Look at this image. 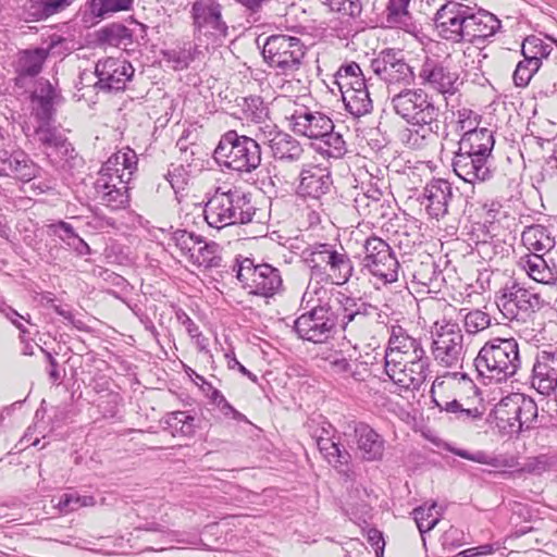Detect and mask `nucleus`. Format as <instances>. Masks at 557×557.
<instances>
[{
    "label": "nucleus",
    "instance_id": "obj_63",
    "mask_svg": "<svg viewBox=\"0 0 557 557\" xmlns=\"http://www.w3.org/2000/svg\"><path fill=\"white\" fill-rule=\"evenodd\" d=\"M67 247L75 251L77 256H87L91 252L89 245L79 235L72 238Z\"/></svg>",
    "mask_w": 557,
    "mask_h": 557
},
{
    "label": "nucleus",
    "instance_id": "obj_3",
    "mask_svg": "<svg viewBox=\"0 0 557 557\" xmlns=\"http://www.w3.org/2000/svg\"><path fill=\"white\" fill-rule=\"evenodd\" d=\"M518 342L496 337L486 342L474 359L478 374L488 382H505L513 376L520 368Z\"/></svg>",
    "mask_w": 557,
    "mask_h": 557
},
{
    "label": "nucleus",
    "instance_id": "obj_28",
    "mask_svg": "<svg viewBox=\"0 0 557 557\" xmlns=\"http://www.w3.org/2000/svg\"><path fill=\"white\" fill-rule=\"evenodd\" d=\"M352 429L362 459L367 461L381 460L385 449L383 437L363 422H352Z\"/></svg>",
    "mask_w": 557,
    "mask_h": 557
},
{
    "label": "nucleus",
    "instance_id": "obj_4",
    "mask_svg": "<svg viewBox=\"0 0 557 557\" xmlns=\"http://www.w3.org/2000/svg\"><path fill=\"white\" fill-rule=\"evenodd\" d=\"M302 258L312 276L344 285L354 274V263L343 246L315 243L302 251Z\"/></svg>",
    "mask_w": 557,
    "mask_h": 557
},
{
    "label": "nucleus",
    "instance_id": "obj_45",
    "mask_svg": "<svg viewBox=\"0 0 557 557\" xmlns=\"http://www.w3.org/2000/svg\"><path fill=\"white\" fill-rule=\"evenodd\" d=\"M334 436L321 437L317 442V446L323 457L330 465L335 468L347 466L350 460V455L347 450L341 449L338 443L334 442Z\"/></svg>",
    "mask_w": 557,
    "mask_h": 557
},
{
    "label": "nucleus",
    "instance_id": "obj_13",
    "mask_svg": "<svg viewBox=\"0 0 557 557\" xmlns=\"http://www.w3.org/2000/svg\"><path fill=\"white\" fill-rule=\"evenodd\" d=\"M496 305L507 320H524L530 313L540 310L542 299L516 282L506 284L496 296Z\"/></svg>",
    "mask_w": 557,
    "mask_h": 557
},
{
    "label": "nucleus",
    "instance_id": "obj_6",
    "mask_svg": "<svg viewBox=\"0 0 557 557\" xmlns=\"http://www.w3.org/2000/svg\"><path fill=\"white\" fill-rule=\"evenodd\" d=\"M363 253L360 271L375 289L398 281L400 264L385 240L377 236L368 237L363 243Z\"/></svg>",
    "mask_w": 557,
    "mask_h": 557
},
{
    "label": "nucleus",
    "instance_id": "obj_55",
    "mask_svg": "<svg viewBox=\"0 0 557 557\" xmlns=\"http://www.w3.org/2000/svg\"><path fill=\"white\" fill-rule=\"evenodd\" d=\"M410 0H389L386 9L387 22L393 25H407L409 21L408 4Z\"/></svg>",
    "mask_w": 557,
    "mask_h": 557
},
{
    "label": "nucleus",
    "instance_id": "obj_50",
    "mask_svg": "<svg viewBox=\"0 0 557 557\" xmlns=\"http://www.w3.org/2000/svg\"><path fill=\"white\" fill-rule=\"evenodd\" d=\"M541 66L536 61L530 60L528 57H523V60L519 61L516 65L512 74V81L516 87H527L534 76L539 72Z\"/></svg>",
    "mask_w": 557,
    "mask_h": 557
},
{
    "label": "nucleus",
    "instance_id": "obj_44",
    "mask_svg": "<svg viewBox=\"0 0 557 557\" xmlns=\"http://www.w3.org/2000/svg\"><path fill=\"white\" fill-rule=\"evenodd\" d=\"M47 57L48 50L45 48H36L21 52L17 60L18 73L27 76L37 75L41 71Z\"/></svg>",
    "mask_w": 557,
    "mask_h": 557
},
{
    "label": "nucleus",
    "instance_id": "obj_5",
    "mask_svg": "<svg viewBox=\"0 0 557 557\" xmlns=\"http://www.w3.org/2000/svg\"><path fill=\"white\" fill-rule=\"evenodd\" d=\"M260 144L256 136L252 138L228 131L221 137L213 157L227 169L250 173L261 163Z\"/></svg>",
    "mask_w": 557,
    "mask_h": 557
},
{
    "label": "nucleus",
    "instance_id": "obj_10",
    "mask_svg": "<svg viewBox=\"0 0 557 557\" xmlns=\"http://www.w3.org/2000/svg\"><path fill=\"white\" fill-rule=\"evenodd\" d=\"M223 7L218 0H196L190 8L194 36L198 40L221 41L228 35V26L222 15Z\"/></svg>",
    "mask_w": 557,
    "mask_h": 557
},
{
    "label": "nucleus",
    "instance_id": "obj_46",
    "mask_svg": "<svg viewBox=\"0 0 557 557\" xmlns=\"http://www.w3.org/2000/svg\"><path fill=\"white\" fill-rule=\"evenodd\" d=\"M95 505L96 498L92 495H81L76 491H71L60 496L55 507L61 513H70Z\"/></svg>",
    "mask_w": 557,
    "mask_h": 557
},
{
    "label": "nucleus",
    "instance_id": "obj_30",
    "mask_svg": "<svg viewBox=\"0 0 557 557\" xmlns=\"http://www.w3.org/2000/svg\"><path fill=\"white\" fill-rule=\"evenodd\" d=\"M445 381L442 377H436L431 387V397L434 405L440 411L451 413L454 418L462 423H471L482 418L483 412L479 408H465L463 405L457 400L441 399L437 397V391L443 387Z\"/></svg>",
    "mask_w": 557,
    "mask_h": 557
},
{
    "label": "nucleus",
    "instance_id": "obj_52",
    "mask_svg": "<svg viewBox=\"0 0 557 557\" xmlns=\"http://www.w3.org/2000/svg\"><path fill=\"white\" fill-rule=\"evenodd\" d=\"M455 124L457 132L468 134L479 127L481 115L469 108H460L455 113Z\"/></svg>",
    "mask_w": 557,
    "mask_h": 557
},
{
    "label": "nucleus",
    "instance_id": "obj_51",
    "mask_svg": "<svg viewBox=\"0 0 557 557\" xmlns=\"http://www.w3.org/2000/svg\"><path fill=\"white\" fill-rule=\"evenodd\" d=\"M196 48L191 45L170 49L163 52L164 60L172 63L174 70H184L194 60V51Z\"/></svg>",
    "mask_w": 557,
    "mask_h": 557
},
{
    "label": "nucleus",
    "instance_id": "obj_47",
    "mask_svg": "<svg viewBox=\"0 0 557 557\" xmlns=\"http://www.w3.org/2000/svg\"><path fill=\"white\" fill-rule=\"evenodd\" d=\"M318 140H320V151L330 158L339 159L347 152L342 134L334 132V128L326 132V135L321 136Z\"/></svg>",
    "mask_w": 557,
    "mask_h": 557
},
{
    "label": "nucleus",
    "instance_id": "obj_33",
    "mask_svg": "<svg viewBox=\"0 0 557 557\" xmlns=\"http://www.w3.org/2000/svg\"><path fill=\"white\" fill-rule=\"evenodd\" d=\"M57 90L47 79H39L32 94L33 114L39 122H49L53 115Z\"/></svg>",
    "mask_w": 557,
    "mask_h": 557
},
{
    "label": "nucleus",
    "instance_id": "obj_35",
    "mask_svg": "<svg viewBox=\"0 0 557 557\" xmlns=\"http://www.w3.org/2000/svg\"><path fill=\"white\" fill-rule=\"evenodd\" d=\"M520 394H511L503 398L495 407L497 425L507 434H519L521 422L518 420V404Z\"/></svg>",
    "mask_w": 557,
    "mask_h": 557
},
{
    "label": "nucleus",
    "instance_id": "obj_2",
    "mask_svg": "<svg viewBox=\"0 0 557 557\" xmlns=\"http://www.w3.org/2000/svg\"><path fill=\"white\" fill-rule=\"evenodd\" d=\"M255 214L256 207L250 196L236 187H216L203 209L206 222L216 230L250 223Z\"/></svg>",
    "mask_w": 557,
    "mask_h": 557
},
{
    "label": "nucleus",
    "instance_id": "obj_54",
    "mask_svg": "<svg viewBox=\"0 0 557 557\" xmlns=\"http://www.w3.org/2000/svg\"><path fill=\"white\" fill-rule=\"evenodd\" d=\"M490 324V315L481 310H471L463 315V327L469 335L484 331Z\"/></svg>",
    "mask_w": 557,
    "mask_h": 557
},
{
    "label": "nucleus",
    "instance_id": "obj_42",
    "mask_svg": "<svg viewBox=\"0 0 557 557\" xmlns=\"http://www.w3.org/2000/svg\"><path fill=\"white\" fill-rule=\"evenodd\" d=\"M165 428L173 436H193L196 432V418L188 411H173L163 418Z\"/></svg>",
    "mask_w": 557,
    "mask_h": 557
},
{
    "label": "nucleus",
    "instance_id": "obj_17",
    "mask_svg": "<svg viewBox=\"0 0 557 557\" xmlns=\"http://www.w3.org/2000/svg\"><path fill=\"white\" fill-rule=\"evenodd\" d=\"M451 166L458 177L472 185L487 182L494 174L488 154L456 150Z\"/></svg>",
    "mask_w": 557,
    "mask_h": 557
},
{
    "label": "nucleus",
    "instance_id": "obj_43",
    "mask_svg": "<svg viewBox=\"0 0 557 557\" xmlns=\"http://www.w3.org/2000/svg\"><path fill=\"white\" fill-rule=\"evenodd\" d=\"M411 515L416 521L421 537L424 540V534L434 529L440 522L442 518V508L433 502L414 508Z\"/></svg>",
    "mask_w": 557,
    "mask_h": 557
},
{
    "label": "nucleus",
    "instance_id": "obj_64",
    "mask_svg": "<svg viewBox=\"0 0 557 557\" xmlns=\"http://www.w3.org/2000/svg\"><path fill=\"white\" fill-rule=\"evenodd\" d=\"M368 540L371 543V545L373 546L376 554L379 553V550H381V553H383L384 540H383L382 533L379 530L371 529L368 532Z\"/></svg>",
    "mask_w": 557,
    "mask_h": 557
},
{
    "label": "nucleus",
    "instance_id": "obj_24",
    "mask_svg": "<svg viewBox=\"0 0 557 557\" xmlns=\"http://www.w3.org/2000/svg\"><path fill=\"white\" fill-rule=\"evenodd\" d=\"M453 197V189L446 180H432L423 188L420 198L426 213L436 220L448 212V205Z\"/></svg>",
    "mask_w": 557,
    "mask_h": 557
},
{
    "label": "nucleus",
    "instance_id": "obj_23",
    "mask_svg": "<svg viewBox=\"0 0 557 557\" xmlns=\"http://www.w3.org/2000/svg\"><path fill=\"white\" fill-rule=\"evenodd\" d=\"M462 42L484 46L500 29V21L491 12L469 7Z\"/></svg>",
    "mask_w": 557,
    "mask_h": 557
},
{
    "label": "nucleus",
    "instance_id": "obj_1",
    "mask_svg": "<svg viewBox=\"0 0 557 557\" xmlns=\"http://www.w3.org/2000/svg\"><path fill=\"white\" fill-rule=\"evenodd\" d=\"M301 304L307 311L296 319L294 329L300 338L312 343H324L331 338L337 325L348 334L356 333L376 311L370 304L358 302L342 293L334 294L320 282L312 281L302 295Z\"/></svg>",
    "mask_w": 557,
    "mask_h": 557
},
{
    "label": "nucleus",
    "instance_id": "obj_32",
    "mask_svg": "<svg viewBox=\"0 0 557 557\" xmlns=\"http://www.w3.org/2000/svg\"><path fill=\"white\" fill-rule=\"evenodd\" d=\"M36 139L45 147V152L52 161L58 162L67 156L71 144L57 132L55 128L48 126V122H40V125L35 131Z\"/></svg>",
    "mask_w": 557,
    "mask_h": 557
},
{
    "label": "nucleus",
    "instance_id": "obj_57",
    "mask_svg": "<svg viewBox=\"0 0 557 557\" xmlns=\"http://www.w3.org/2000/svg\"><path fill=\"white\" fill-rule=\"evenodd\" d=\"M307 429L311 437L320 441L321 437L334 436L335 429L322 416L310 418L307 422Z\"/></svg>",
    "mask_w": 557,
    "mask_h": 557
},
{
    "label": "nucleus",
    "instance_id": "obj_36",
    "mask_svg": "<svg viewBox=\"0 0 557 557\" xmlns=\"http://www.w3.org/2000/svg\"><path fill=\"white\" fill-rule=\"evenodd\" d=\"M554 45L555 41L549 37L542 38L537 35H530L521 44V54L536 61L542 67L544 61H548L550 58L557 60Z\"/></svg>",
    "mask_w": 557,
    "mask_h": 557
},
{
    "label": "nucleus",
    "instance_id": "obj_61",
    "mask_svg": "<svg viewBox=\"0 0 557 557\" xmlns=\"http://www.w3.org/2000/svg\"><path fill=\"white\" fill-rule=\"evenodd\" d=\"M168 181L175 191L183 189L184 185L187 184L184 169L182 166L173 168V170L168 173Z\"/></svg>",
    "mask_w": 557,
    "mask_h": 557
},
{
    "label": "nucleus",
    "instance_id": "obj_12",
    "mask_svg": "<svg viewBox=\"0 0 557 557\" xmlns=\"http://www.w3.org/2000/svg\"><path fill=\"white\" fill-rule=\"evenodd\" d=\"M394 111L408 123L438 119L440 109L432 97L421 88H405L391 98Z\"/></svg>",
    "mask_w": 557,
    "mask_h": 557
},
{
    "label": "nucleus",
    "instance_id": "obj_62",
    "mask_svg": "<svg viewBox=\"0 0 557 557\" xmlns=\"http://www.w3.org/2000/svg\"><path fill=\"white\" fill-rule=\"evenodd\" d=\"M177 321L185 326L189 336H199L198 325L183 310L176 311Z\"/></svg>",
    "mask_w": 557,
    "mask_h": 557
},
{
    "label": "nucleus",
    "instance_id": "obj_48",
    "mask_svg": "<svg viewBox=\"0 0 557 557\" xmlns=\"http://www.w3.org/2000/svg\"><path fill=\"white\" fill-rule=\"evenodd\" d=\"M95 191L100 203L111 210L124 209L128 205L129 195L126 189L109 190L108 188H95Z\"/></svg>",
    "mask_w": 557,
    "mask_h": 557
},
{
    "label": "nucleus",
    "instance_id": "obj_39",
    "mask_svg": "<svg viewBox=\"0 0 557 557\" xmlns=\"http://www.w3.org/2000/svg\"><path fill=\"white\" fill-rule=\"evenodd\" d=\"M134 0H90L87 3V13L92 20H104L115 13L129 11Z\"/></svg>",
    "mask_w": 557,
    "mask_h": 557
},
{
    "label": "nucleus",
    "instance_id": "obj_40",
    "mask_svg": "<svg viewBox=\"0 0 557 557\" xmlns=\"http://www.w3.org/2000/svg\"><path fill=\"white\" fill-rule=\"evenodd\" d=\"M239 107L244 117L257 125L256 131L267 125L268 123H273L269 119V108L260 96H249L243 98Z\"/></svg>",
    "mask_w": 557,
    "mask_h": 557
},
{
    "label": "nucleus",
    "instance_id": "obj_26",
    "mask_svg": "<svg viewBox=\"0 0 557 557\" xmlns=\"http://www.w3.org/2000/svg\"><path fill=\"white\" fill-rule=\"evenodd\" d=\"M518 267L537 283L550 285L557 282V265L543 253L531 252L521 256Z\"/></svg>",
    "mask_w": 557,
    "mask_h": 557
},
{
    "label": "nucleus",
    "instance_id": "obj_59",
    "mask_svg": "<svg viewBox=\"0 0 557 557\" xmlns=\"http://www.w3.org/2000/svg\"><path fill=\"white\" fill-rule=\"evenodd\" d=\"M47 227H48V233L50 235L58 237L66 246H69L70 242H72V238H75L76 235H78L75 232L72 224H70L65 221H58V222L51 223Z\"/></svg>",
    "mask_w": 557,
    "mask_h": 557
},
{
    "label": "nucleus",
    "instance_id": "obj_14",
    "mask_svg": "<svg viewBox=\"0 0 557 557\" xmlns=\"http://www.w3.org/2000/svg\"><path fill=\"white\" fill-rule=\"evenodd\" d=\"M136 170V153L129 148L120 150L102 164L95 182V188H109V184L112 183L126 188Z\"/></svg>",
    "mask_w": 557,
    "mask_h": 557
},
{
    "label": "nucleus",
    "instance_id": "obj_27",
    "mask_svg": "<svg viewBox=\"0 0 557 557\" xmlns=\"http://www.w3.org/2000/svg\"><path fill=\"white\" fill-rule=\"evenodd\" d=\"M36 175V166L22 150L0 149V176H13L28 182Z\"/></svg>",
    "mask_w": 557,
    "mask_h": 557
},
{
    "label": "nucleus",
    "instance_id": "obj_31",
    "mask_svg": "<svg viewBox=\"0 0 557 557\" xmlns=\"http://www.w3.org/2000/svg\"><path fill=\"white\" fill-rule=\"evenodd\" d=\"M411 127H407L400 132V140L408 148L422 149L437 137L440 121L431 120L424 122H411Z\"/></svg>",
    "mask_w": 557,
    "mask_h": 557
},
{
    "label": "nucleus",
    "instance_id": "obj_34",
    "mask_svg": "<svg viewBox=\"0 0 557 557\" xmlns=\"http://www.w3.org/2000/svg\"><path fill=\"white\" fill-rule=\"evenodd\" d=\"M339 90L345 108L352 116L360 117L371 112L372 100L366 82L345 86Z\"/></svg>",
    "mask_w": 557,
    "mask_h": 557
},
{
    "label": "nucleus",
    "instance_id": "obj_49",
    "mask_svg": "<svg viewBox=\"0 0 557 557\" xmlns=\"http://www.w3.org/2000/svg\"><path fill=\"white\" fill-rule=\"evenodd\" d=\"M360 82H366L359 64L350 62L342 65L335 74V83L338 88L349 85H356Z\"/></svg>",
    "mask_w": 557,
    "mask_h": 557
},
{
    "label": "nucleus",
    "instance_id": "obj_60",
    "mask_svg": "<svg viewBox=\"0 0 557 557\" xmlns=\"http://www.w3.org/2000/svg\"><path fill=\"white\" fill-rule=\"evenodd\" d=\"M330 8L344 16L355 17L361 13L360 0H330Z\"/></svg>",
    "mask_w": 557,
    "mask_h": 557
},
{
    "label": "nucleus",
    "instance_id": "obj_18",
    "mask_svg": "<svg viewBox=\"0 0 557 557\" xmlns=\"http://www.w3.org/2000/svg\"><path fill=\"white\" fill-rule=\"evenodd\" d=\"M371 69L382 81L387 84L410 85L413 81V72L405 61L401 51L385 49L371 61Z\"/></svg>",
    "mask_w": 557,
    "mask_h": 557
},
{
    "label": "nucleus",
    "instance_id": "obj_20",
    "mask_svg": "<svg viewBox=\"0 0 557 557\" xmlns=\"http://www.w3.org/2000/svg\"><path fill=\"white\" fill-rule=\"evenodd\" d=\"M385 373L401 388L419 389L430 373V359L387 361Z\"/></svg>",
    "mask_w": 557,
    "mask_h": 557
},
{
    "label": "nucleus",
    "instance_id": "obj_56",
    "mask_svg": "<svg viewBox=\"0 0 557 557\" xmlns=\"http://www.w3.org/2000/svg\"><path fill=\"white\" fill-rule=\"evenodd\" d=\"M536 417L537 406L534 400L520 394L518 404V420L521 422V432L523 429H529Z\"/></svg>",
    "mask_w": 557,
    "mask_h": 557
},
{
    "label": "nucleus",
    "instance_id": "obj_58",
    "mask_svg": "<svg viewBox=\"0 0 557 557\" xmlns=\"http://www.w3.org/2000/svg\"><path fill=\"white\" fill-rule=\"evenodd\" d=\"M330 368L331 370L344 376H352L355 380H361L359 373L352 371V363L350 360L345 358L342 352H334L330 356Z\"/></svg>",
    "mask_w": 557,
    "mask_h": 557
},
{
    "label": "nucleus",
    "instance_id": "obj_21",
    "mask_svg": "<svg viewBox=\"0 0 557 557\" xmlns=\"http://www.w3.org/2000/svg\"><path fill=\"white\" fill-rule=\"evenodd\" d=\"M133 65L125 59L107 58L99 60L95 73L98 77L96 86L106 91L124 90L134 76Z\"/></svg>",
    "mask_w": 557,
    "mask_h": 557
},
{
    "label": "nucleus",
    "instance_id": "obj_7",
    "mask_svg": "<svg viewBox=\"0 0 557 557\" xmlns=\"http://www.w3.org/2000/svg\"><path fill=\"white\" fill-rule=\"evenodd\" d=\"M306 50V46L299 38L277 34L267 38L262 54L277 75L294 78L304 64Z\"/></svg>",
    "mask_w": 557,
    "mask_h": 557
},
{
    "label": "nucleus",
    "instance_id": "obj_53",
    "mask_svg": "<svg viewBox=\"0 0 557 557\" xmlns=\"http://www.w3.org/2000/svg\"><path fill=\"white\" fill-rule=\"evenodd\" d=\"M172 240L182 255L187 257L188 261L191 259V255L195 253L197 247L203 243L199 236L184 230L174 232Z\"/></svg>",
    "mask_w": 557,
    "mask_h": 557
},
{
    "label": "nucleus",
    "instance_id": "obj_11",
    "mask_svg": "<svg viewBox=\"0 0 557 557\" xmlns=\"http://www.w3.org/2000/svg\"><path fill=\"white\" fill-rule=\"evenodd\" d=\"M278 101L284 103L289 127L297 135L318 139L334 128L333 121L323 112L311 110L304 104H297L286 97Z\"/></svg>",
    "mask_w": 557,
    "mask_h": 557
},
{
    "label": "nucleus",
    "instance_id": "obj_8",
    "mask_svg": "<svg viewBox=\"0 0 557 557\" xmlns=\"http://www.w3.org/2000/svg\"><path fill=\"white\" fill-rule=\"evenodd\" d=\"M431 354L435 362L446 369H460L467 348L459 324L451 321H437L432 330Z\"/></svg>",
    "mask_w": 557,
    "mask_h": 557
},
{
    "label": "nucleus",
    "instance_id": "obj_15",
    "mask_svg": "<svg viewBox=\"0 0 557 557\" xmlns=\"http://www.w3.org/2000/svg\"><path fill=\"white\" fill-rule=\"evenodd\" d=\"M469 14V5L458 1H447L434 15L437 35L453 44H461Z\"/></svg>",
    "mask_w": 557,
    "mask_h": 557
},
{
    "label": "nucleus",
    "instance_id": "obj_37",
    "mask_svg": "<svg viewBox=\"0 0 557 557\" xmlns=\"http://www.w3.org/2000/svg\"><path fill=\"white\" fill-rule=\"evenodd\" d=\"M494 145L493 132L486 127H480L468 134H462L457 150L492 156Z\"/></svg>",
    "mask_w": 557,
    "mask_h": 557
},
{
    "label": "nucleus",
    "instance_id": "obj_22",
    "mask_svg": "<svg viewBox=\"0 0 557 557\" xmlns=\"http://www.w3.org/2000/svg\"><path fill=\"white\" fill-rule=\"evenodd\" d=\"M418 77L421 84L442 95H454L458 91L459 75L450 71L443 62L426 58L422 63Z\"/></svg>",
    "mask_w": 557,
    "mask_h": 557
},
{
    "label": "nucleus",
    "instance_id": "obj_25",
    "mask_svg": "<svg viewBox=\"0 0 557 557\" xmlns=\"http://www.w3.org/2000/svg\"><path fill=\"white\" fill-rule=\"evenodd\" d=\"M332 184L331 172L326 168L308 164L301 170L298 193L304 197L319 199L329 193Z\"/></svg>",
    "mask_w": 557,
    "mask_h": 557
},
{
    "label": "nucleus",
    "instance_id": "obj_41",
    "mask_svg": "<svg viewBox=\"0 0 557 557\" xmlns=\"http://www.w3.org/2000/svg\"><path fill=\"white\" fill-rule=\"evenodd\" d=\"M198 268L206 270L218 269L222 265L221 247L214 242L200 244L189 260Z\"/></svg>",
    "mask_w": 557,
    "mask_h": 557
},
{
    "label": "nucleus",
    "instance_id": "obj_29",
    "mask_svg": "<svg viewBox=\"0 0 557 557\" xmlns=\"http://www.w3.org/2000/svg\"><path fill=\"white\" fill-rule=\"evenodd\" d=\"M533 386L542 394H549L557 386V349L542 351L533 366Z\"/></svg>",
    "mask_w": 557,
    "mask_h": 557
},
{
    "label": "nucleus",
    "instance_id": "obj_9",
    "mask_svg": "<svg viewBox=\"0 0 557 557\" xmlns=\"http://www.w3.org/2000/svg\"><path fill=\"white\" fill-rule=\"evenodd\" d=\"M234 271L249 294L268 298L280 293L283 287L280 271L268 263L255 264L253 260L245 258L234 267Z\"/></svg>",
    "mask_w": 557,
    "mask_h": 557
},
{
    "label": "nucleus",
    "instance_id": "obj_19",
    "mask_svg": "<svg viewBox=\"0 0 557 557\" xmlns=\"http://www.w3.org/2000/svg\"><path fill=\"white\" fill-rule=\"evenodd\" d=\"M389 338L385 350V362L399 360L429 359L420 338L411 336L398 324L389 327Z\"/></svg>",
    "mask_w": 557,
    "mask_h": 557
},
{
    "label": "nucleus",
    "instance_id": "obj_16",
    "mask_svg": "<svg viewBox=\"0 0 557 557\" xmlns=\"http://www.w3.org/2000/svg\"><path fill=\"white\" fill-rule=\"evenodd\" d=\"M262 145H267L276 160L296 162L300 160L304 148L292 135L278 129L274 123H268L255 132Z\"/></svg>",
    "mask_w": 557,
    "mask_h": 557
},
{
    "label": "nucleus",
    "instance_id": "obj_38",
    "mask_svg": "<svg viewBox=\"0 0 557 557\" xmlns=\"http://www.w3.org/2000/svg\"><path fill=\"white\" fill-rule=\"evenodd\" d=\"M521 240L530 253L546 255L555 247V238L547 227L540 224L527 226L521 234Z\"/></svg>",
    "mask_w": 557,
    "mask_h": 557
}]
</instances>
